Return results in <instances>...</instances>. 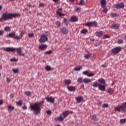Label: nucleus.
<instances>
[{
  "label": "nucleus",
  "instance_id": "obj_1",
  "mask_svg": "<svg viewBox=\"0 0 126 126\" xmlns=\"http://www.w3.org/2000/svg\"><path fill=\"white\" fill-rule=\"evenodd\" d=\"M30 109L33 112L34 115H39L41 113V102H36L33 104H30Z\"/></svg>",
  "mask_w": 126,
  "mask_h": 126
},
{
  "label": "nucleus",
  "instance_id": "obj_2",
  "mask_svg": "<svg viewBox=\"0 0 126 126\" xmlns=\"http://www.w3.org/2000/svg\"><path fill=\"white\" fill-rule=\"evenodd\" d=\"M4 51L6 52H14L17 50V52L19 56H25V54L23 53L21 48H14L13 47H6L4 49Z\"/></svg>",
  "mask_w": 126,
  "mask_h": 126
},
{
  "label": "nucleus",
  "instance_id": "obj_3",
  "mask_svg": "<svg viewBox=\"0 0 126 126\" xmlns=\"http://www.w3.org/2000/svg\"><path fill=\"white\" fill-rule=\"evenodd\" d=\"M19 16V14L17 13H4L2 16V18L0 19H4V20H8V19H12L13 17H18Z\"/></svg>",
  "mask_w": 126,
  "mask_h": 126
},
{
  "label": "nucleus",
  "instance_id": "obj_4",
  "mask_svg": "<svg viewBox=\"0 0 126 126\" xmlns=\"http://www.w3.org/2000/svg\"><path fill=\"white\" fill-rule=\"evenodd\" d=\"M114 111L116 112H119V113H121V112L126 113V102L122 103L120 106H117L116 107H114Z\"/></svg>",
  "mask_w": 126,
  "mask_h": 126
},
{
  "label": "nucleus",
  "instance_id": "obj_5",
  "mask_svg": "<svg viewBox=\"0 0 126 126\" xmlns=\"http://www.w3.org/2000/svg\"><path fill=\"white\" fill-rule=\"evenodd\" d=\"M47 41H48V36L45 34L41 35L39 39V42L40 43H45V42H47Z\"/></svg>",
  "mask_w": 126,
  "mask_h": 126
},
{
  "label": "nucleus",
  "instance_id": "obj_6",
  "mask_svg": "<svg viewBox=\"0 0 126 126\" xmlns=\"http://www.w3.org/2000/svg\"><path fill=\"white\" fill-rule=\"evenodd\" d=\"M121 51L122 47L119 46L112 49L111 52L114 55H117V54H119V53H120V52H121Z\"/></svg>",
  "mask_w": 126,
  "mask_h": 126
},
{
  "label": "nucleus",
  "instance_id": "obj_7",
  "mask_svg": "<svg viewBox=\"0 0 126 126\" xmlns=\"http://www.w3.org/2000/svg\"><path fill=\"white\" fill-rule=\"evenodd\" d=\"M96 25H97V22L95 21L88 22L85 24V26H87V27H92V26H96Z\"/></svg>",
  "mask_w": 126,
  "mask_h": 126
},
{
  "label": "nucleus",
  "instance_id": "obj_8",
  "mask_svg": "<svg viewBox=\"0 0 126 126\" xmlns=\"http://www.w3.org/2000/svg\"><path fill=\"white\" fill-rule=\"evenodd\" d=\"M113 7L117 8V9H120L121 8H124L125 7V4L124 3H119L113 5Z\"/></svg>",
  "mask_w": 126,
  "mask_h": 126
},
{
  "label": "nucleus",
  "instance_id": "obj_9",
  "mask_svg": "<svg viewBox=\"0 0 126 126\" xmlns=\"http://www.w3.org/2000/svg\"><path fill=\"white\" fill-rule=\"evenodd\" d=\"M62 10H63L62 8H60L57 10L56 11V14L58 15V18L61 17V18H63V16H64V14L62 13Z\"/></svg>",
  "mask_w": 126,
  "mask_h": 126
},
{
  "label": "nucleus",
  "instance_id": "obj_10",
  "mask_svg": "<svg viewBox=\"0 0 126 126\" xmlns=\"http://www.w3.org/2000/svg\"><path fill=\"white\" fill-rule=\"evenodd\" d=\"M98 88L99 90H100L101 91H105V90H106V86L99 84Z\"/></svg>",
  "mask_w": 126,
  "mask_h": 126
},
{
  "label": "nucleus",
  "instance_id": "obj_11",
  "mask_svg": "<svg viewBox=\"0 0 126 126\" xmlns=\"http://www.w3.org/2000/svg\"><path fill=\"white\" fill-rule=\"evenodd\" d=\"M46 101H47V102H49L50 103H55V98L52 96L46 97Z\"/></svg>",
  "mask_w": 126,
  "mask_h": 126
},
{
  "label": "nucleus",
  "instance_id": "obj_12",
  "mask_svg": "<svg viewBox=\"0 0 126 126\" xmlns=\"http://www.w3.org/2000/svg\"><path fill=\"white\" fill-rule=\"evenodd\" d=\"M110 28H111V29H115V30L117 29H119V28H120V24H114L110 26Z\"/></svg>",
  "mask_w": 126,
  "mask_h": 126
},
{
  "label": "nucleus",
  "instance_id": "obj_13",
  "mask_svg": "<svg viewBox=\"0 0 126 126\" xmlns=\"http://www.w3.org/2000/svg\"><path fill=\"white\" fill-rule=\"evenodd\" d=\"M61 32L64 34H66L68 33V30L65 28H63L60 29Z\"/></svg>",
  "mask_w": 126,
  "mask_h": 126
},
{
  "label": "nucleus",
  "instance_id": "obj_14",
  "mask_svg": "<svg viewBox=\"0 0 126 126\" xmlns=\"http://www.w3.org/2000/svg\"><path fill=\"white\" fill-rule=\"evenodd\" d=\"M48 48V45L46 44H41L40 45H39L38 49L40 50H46Z\"/></svg>",
  "mask_w": 126,
  "mask_h": 126
},
{
  "label": "nucleus",
  "instance_id": "obj_15",
  "mask_svg": "<svg viewBox=\"0 0 126 126\" xmlns=\"http://www.w3.org/2000/svg\"><path fill=\"white\" fill-rule=\"evenodd\" d=\"M100 4L101 7H106V6H107L106 0H100Z\"/></svg>",
  "mask_w": 126,
  "mask_h": 126
},
{
  "label": "nucleus",
  "instance_id": "obj_16",
  "mask_svg": "<svg viewBox=\"0 0 126 126\" xmlns=\"http://www.w3.org/2000/svg\"><path fill=\"white\" fill-rule=\"evenodd\" d=\"M75 99L76 100L77 103H80L82 101H83V97L82 96H79L75 97Z\"/></svg>",
  "mask_w": 126,
  "mask_h": 126
},
{
  "label": "nucleus",
  "instance_id": "obj_17",
  "mask_svg": "<svg viewBox=\"0 0 126 126\" xmlns=\"http://www.w3.org/2000/svg\"><path fill=\"white\" fill-rule=\"evenodd\" d=\"M14 109H15V108L13 106L8 105L7 106V111L8 112H9V113H10V112H12V111H13Z\"/></svg>",
  "mask_w": 126,
  "mask_h": 126
},
{
  "label": "nucleus",
  "instance_id": "obj_18",
  "mask_svg": "<svg viewBox=\"0 0 126 126\" xmlns=\"http://www.w3.org/2000/svg\"><path fill=\"white\" fill-rule=\"evenodd\" d=\"M78 19L77 18V17L75 16H73L71 17L70 20H69V21H70V22H76V21H78Z\"/></svg>",
  "mask_w": 126,
  "mask_h": 126
},
{
  "label": "nucleus",
  "instance_id": "obj_19",
  "mask_svg": "<svg viewBox=\"0 0 126 126\" xmlns=\"http://www.w3.org/2000/svg\"><path fill=\"white\" fill-rule=\"evenodd\" d=\"M83 82L84 83L87 84V83H90L91 82H92V80L89 78H86L83 79Z\"/></svg>",
  "mask_w": 126,
  "mask_h": 126
},
{
  "label": "nucleus",
  "instance_id": "obj_20",
  "mask_svg": "<svg viewBox=\"0 0 126 126\" xmlns=\"http://www.w3.org/2000/svg\"><path fill=\"white\" fill-rule=\"evenodd\" d=\"M67 88L69 91H70L71 92H74V91H75V87H74L68 86Z\"/></svg>",
  "mask_w": 126,
  "mask_h": 126
},
{
  "label": "nucleus",
  "instance_id": "obj_21",
  "mask_svg": "<svg viewBox=\"0 0 126 126\" xmlns=\"http://www.w3.org/2000/svg\"><path fill=\"white\" fill-rule=\"evenodd\" d=\"M68 114H69V112L68 111H65L63 112V117H64V119H65L68 116Z\"/></svg>",
  "mask_w": 126,
  "mask_h": 126
},
{
  "label": "nucleus",
  "instance_id": "obj_22",
  "mask_svg": "<svg viewBox=\"0 0 126 126\" xmlns=\"http://www.w3.org/2000/svg\"><path fill=\"white\" fill-rule=\"evenodd\" d=\"M15 37V33H9L7 36V38H13L14 39Z\"/></svg>",
  "mask_w": 126,
  "mask_h": 126
},
{
  "label": "nucleus",
  "instance_id": "obj_23",
  "mask_svg": "<svg viewBox=\"0 0 126 126\" xmlns=\"http://www.w3.org/2000/svg\"><path fill=\"white\" fill-rule=\"evenodd\" d=\"M92 86L94 87V88H96V87H98L99 86V84L97 82H94L92 83L91 84Z\"/></svg>",
  "mask_w": 126,
  "mask_h": 126
},
{
  "label": "nucleus",
  "instance_id": "obj_24",
  "mask_svg": "<svg viewBox=\"0 0 126 126\" xmlns=\"http://www.w3.org/2000/svg\"><path fill=\"white\" fill-rule=\"evenodd\" d=\"M98 81L99 82V83H101V84H105V83H106V81L105 80V79H103V78H100L98 80Z\"/></svg>",
  "mask_w": 126,
  "mask_h": 126
},
{
  "label": "nucleus",
  "instance_id": "obj_25",
  "mask_svg": "<svg viewBox=\"0 0 126 126\" xmlns=\"http://www.w3.org/2000/svg\"><path fill=\"white\" fill-rule=\"evenodd\" d=\"M69 20H67L66 18H64L63 20V23H64L66 26H67L68 25V22L70 21Z\"/></svg>",
  "mask_w": 126,
  "mask_h": 126
},
{
  "label": "nucleus",
  "instance_id": "obj_26",
  "mask_svg": "<svg viewBox=\"0 0 126 126\" xmlns=\"http://www.w3.org/2000/svg\"><path fill=\"white\" fill-rule=\"evenodd\" d=\"M103 31H100L96 32V34L97 36V37H101V36H103Z\"/></svg>",
  "mask_w": 126,
  "mask_h": 126
},
{
  "label": "nucleus",
  "instance_id": "obj_27",
  "mask_svg": "<svg viewBox=\"0 0 126 126\" xmlns=\"http://www.w3.org/2000/svg\"><path fill=\"white\" fill-rule=\"evenodd\" d=\"M80 69H82V66H78L74 68V70L76 71H79Z\"/></svg>",
  "mask_w": 126,
  "mask_h": 126
},
{
  "label": "nucleus",
  "instance_id": "obj_28",
  "mask_svg": "<svg viewBox=\"0 0 126 126\" xmlns=\"http://www.w3.org/2000/svg\"><path fill=\"white\" fill-rule=\"evenodd\" d=\"M22 33H21L20 36H15L14 38V39L16 40H20V39H22Z\"/></svg>",
  "mask_w": 126,
  "mask_h": 126
},
{
  "label": "nucleus",
  "instance_id": "obj_29",
  "mask_svg": "<svg viewBox=\"0 0 126 126\" xmlns=\"http://www.w3.org/2000/svg\"><path fill=\"white\" fill-rule=\"evenodd\" d=\"M63 120H64V118L63 116H63H62V115H60V116H59L57 118L58 121H61V122H63Z\"/></svg>",
  "mask_w": 126,
  "mask_h": 126
},
{
  "label": "nucleus",
  "instance_id": "obj_30",
  "mask_svg": "<svg viewBox=\"0 0 126 126\" xmlns=\"http://www.w3.org/2000/svg\"><path fill=\"white\" fill-rule=\"evenodd\" d=\"M25 95H26V96H31V95L32 94V93L31 92H25L24 93Z\"/></svg>",
  "mask_w": 126,
  "mask_h": 126
},
{
  "label": "nucleus",
  "instance_id": "obj_31",
  "mask_svg": "<svg viewBox=\"0 0 126 126\" xmlns=\"http://www.w3.org/2000/svg\"><path fill=\"white\" fill-rule=\"evenodd\" d=\"M103 9L102 10L103 12H104V13H107L108 12V8H107V6H105L104 7H102Z\"/></svg>",
  "mask_w": 126,
  "mask_h": 126
},
{
  "label": "nucleus",
  "instance_id": "obj_32",
  "mask_svg": "<svg viewBox=\"0 0 126 126\" xmlns=\"http://www.w3.org/2000/svg\"><path fill=\"white\" fill-rule=\"evenodd\" d=\"M46 70H47V71H50V70H51V69H52V67H51L49 65H46L45 67Z\"/></svg>",
  "mask_w": 126,
  "mask_h": 126
},
{
  "label": "nucleus",
  "instance_id": "obj_33",
  "mask_svg": "<svg viewBox=\"0 0 126 126\" xmlns=\"http://www.w3.org/2000/svg\"><path fill=\"white\" fill-rule=\"evenodd\" d=\"M88 32V30H87V29H83L81 31V33L82 34H86V33H87Z\"/></svg>",
  "mask_w": 126,
  "mask_h": 126
},
{
  "label": "nucleus",
  "instance_id": "obj_34",
  "mask_svg": "<svg viewBox=\"0 0 126 126\" xmlns=\"http://www.w3.org/2000/svg\"><path fill=\"white\" fill-rule=\"evenodd\" d=\"M77 82H78L79 83H82V82H83V79L82 78V77L78 78L77 80Z\"/></svg>",
  "mask_w": 126,
  "mask_h": 126
},
{
  "label": "nucleus",
  "instance_id": "obj_35",
  "mask_svg": "<svg viewBox=\"0 0 126 126\" xmlns=\"http://www.w3.org/2000/svg\"><path fill=\"white\" fill-rule=\"evenodd\" d=\"M55 24L56 25H57V27H61V22L57 21L55 22Z\"/></svg>",
  "mask_w": 126,
  "mask_h": 126
},
{
  "label": "nucleus",
  "instance_id": "obj_36",
  "mask_svg": "<svg viewBox=\"0 0 126 126\" xmlns=\"http://www.w3.org/2000/svg\"><path fill=\"white\" fill-rule=\"evenodd\" d=\"M17 105L18 106H22V100H19L16 102Z\"/></svg>",
  "mask_w": 126,
  "mask_h": 126
},
{
  "label": "nucleus",
  "instance_id": "obj_37",
  "mask_svg": "<svg viewBox=\"0 0 126 126\" xmlns=\"http://www.w3.org/2000/svg\"><path fill=\"white\" fill-rule=\"evenodd\" d=\"M12 71H13L14 73H18L19 72L18 68L12 69Z\"/></svg>",
  "mask_w": 126,
  "mask_h": 126
},
{
  "label": "nucleus",
  "instance_id": "obj_38",
  "mask_svg": "<svg viewBox=\"0 0 126 126\" xmlns=\"http://www.w3.org/2000/svg\"><path fill=\"white\" fill-rule=\"evenodd\" d=\"M91 118L92 120H93L94 121H98V119L96 118V115H93Z\"/></svg>",
  "mask_w": 126,
  "mask_h": 126
},
{
  "label": "nucleus",
  "instance_id": "obj_39",
  "mask_svg": "<svg viewBox=\"0 0 126 126\" xmlns=\"http://www.w3.org/2000/svg\"><path fill=\"white\" fill-rule=\"evenodd\" d=\"M126 119H121L120 121V124H126Z\"/></svg>",
  "mask_w": 126,
  "mask_h": 126
},
{
  "label": "nucleus",
  "instance_id": "obj_40",
  "mask_svg": "<svg viewBox=\"0 0 126 126\" xmlns=\"http://www.w3.org/2000/svg\"><path fill=\"white\" fill-rule=\"evenodd\" d=\"M111 16L113 18H114V17H117V13H111Z\"/></svg>",
  "mask_w": 126,
  "mask_h": 126
},
{
  "label": "nucleus",
  "instance_id": "obj_41",
  "mask_svg": "<svg viewBox=\"0 0 126 126\" xmlns=\"http://www.w3.org/2000/svg\"><path fill=\"white\" fill-rule=\"evenodd\" d=\"M64 82L66 84H70L71 83L70 80H65Z\"/></svg>",
  "mask_w": 126,
  "mask_h": 126
},
{
  "label": "nucleus",
  "instance_id": "obj_42",
  "mask_svg": "<svg viewBox=\"0 0 126 126\" xmlns=\"http://www.w3.org/2000/svg\"><path fill=\"white\" fill-rule=\"evenodd\" d=\"M118 44H123L124 43V41L123 39H118L117 41Z\"/></svg>",
  "mask_w": 126,
  "mask_h": 126
},
{
  "label": "nucleus",
  "instance_id": "obj_43",
  "mask_svg": "<svg viewBox=\"0 0 126 126\" xmlns=\"http://www.w3.org/2000/svg\"><path fill=\"white\" fill-rule=\"evenodd\" d=\"M91 55L88 54L84 56V58H85L87 60L90 58Z\"/></svg>",
  "mask_w": 126,
  "mask_h": 126
},
{
  "label": "nucleus",
  "instance_id": "obj_44",
  "mask_svg": "<svg viewBox=\"0 0 126 126\" xmlns=\"http://www.w3.org/2000/svg\"><path fill=\"white\" fill-rule=\"evenodd\" d=\"M109 107V104L108 103L104 104L102 105V108H108Z\"/></svg>",
  "mask_w": 126,
  "mask_h": 126
},
{
  "label": "nucleus",
  "instance_id": "obj_45",
  "mask_svg": "<svg viewBox=\"0 0 126 126\" xmlns=\"http://www.w3.org/2000/svg\"><path fill=\"white\" fill-rule=\"evenodd\" d=\"M52 50H49V51L45 52V54H46V55H51V54H52Z\"/></svg>",
  "mask_w": 126,
  "mask_h": 126
},
{
  "label": "nucleus",
  "instance_id": "obj_46",
  "mask_svg": "<svg viewBox=\"0 0 126 126\" xmlns=\"http://www.w3.org/2000/svg\"><path fill=\"white\" fill-rule=\"evenodd\" d=\"M5 31H10V27H5L4 29Z\"/></svg>",
  "mask_w": 126,
  "mask_h": 126
},
{
  "label": "nucleus",
  "instance_id": "obj_47",
  "mask_svg": "<svg viewBox=\"0 0 126 126\" xmlns=\"http://www.w3.org/2000/svg\"><path fill=\"white\" fill-rule=\"evenodd\" d=\"M113 89H109V90H108V93L110 94H113Z\"/></svg>",
  "mask_w": 126,
  "mask_h": 126
},
{
  "label": "nucleus",
  "instance_id": "obj_48",
  "mask_svg": "<svg viewBox=\"0 0 126 126\" xmlns=\"http://www.w3.org/2000/svg\"><path fill=\"white\" fill-rule=\"evenodd\" d=\"M18 60L15 59V58H13L10 59V62H17Z\"/></svg>",
  "mask_w": 126,
  "mask_h": 126
},
{
  "label": "nucleus",
  "instance_id": "obj_49",
  "mask_svg": "<svg viewBox=\"0 0 126 126\" xmlns=\"http://www.w3.org/2000/svg\"><path fill=\"white\" fill-rule=\"evenodd\" d=\"M39 6L40 7H44L45 6V4H44V3H40L39 4Z\"/></svg>",
  "mask_w": 126,
  "mask_h": 126
},
{
  "label": "nucleus",
  "instance_id": "obj_50",
  "mask_svg": "<svg viewBox=\"0 0 126 126\" xmlns=\"http://www.w3.org/2000/svg\"><path fill=\"white\" fill-rule=\"evenodd\" d=\"M46 113L47 114V115H51L52 114V111L47 110L46 111Z\"/></svg>",
  "mask_w": 126,
  "mask_h": 126
},
{
  "label": "nucleus",
  "instance_id": "obj_51",
  "mask_svg": "<svg viewBox=\"0 0 126 126\" xmlns=\"http://www.w3.org/2000/svg\"><path fill=\"white\" fill-rule=\"evenodd\" d=\"M84 2H85V0H81L80 1V4L82 5L83 3H84Z\"/></svg>",
  "mask_w": 126,
  "mask_h": 126
},
{
  "label": "nucleus",
  "instance_id": "obj_52",
  "mask_svg": "<svg viewBox=\"0 0 126 126\" xmlns=\"http://www.w3.org/2000/svg\"><path fill=\"white\" fill-rule=\"evenodd\" d=\"M89 73V71H84L83 72V74H84L85 75H87V74H88V73Z\"/></svg>",
  "mask_w": 126,
  "mask_h": 126
},
{
  "label": "nucleus",
  "instance_id": "obj_53",
  "mask_svg": "<svg viewBox=\"0 0 126 126\" xmlns=\"http://www.w3.org/2000/svg\"><path fill=\"white\" fill-rule=\"evenodd\" d=\"M28 36L30 38H32V37L34 36V34H33V33H30V34H28Z\"/></svg>",
  "mask_w": 126,
  "mask_h": 126
},
{
  "label": "nucleus",
  "instance_id": "obj_54",
  "mask_svg": "<svg viewBox=\"0 0 126 126\" xmlns=\"http://www.w3.org/2000/svg\"><path fill=\"white\" fill-rule=\"evenodd\" d=\"M87 76L89 77H91L92 76H94V74L92 73V74H88Z\"/></svg>",
  "mask_w": 126,
  "mask_h": 126
},
{
  "label": "nucleus",
  "instance_id": "obj_55",
  "mask_svg": "<svg viewBox=\"0 0 126 126\" xmlns=\"http://www.w3.org/2000/svg\"><path fill=\"white\" fill-rule=\"evenodd\" d=\"M80 9H81L80 8H79V7H77V8H76L75 9V11H78V12H79V11H80Z\"/></svg>",
  "mask_w": 126,
  "mask_h": 126
},
{
  "label": "nucleus",
  "instance_id": "obj_56",
  "mask_svg": "<svg viewBox=\"0 0 126 126\" xmlns=\"http://www.w3.org/2000/svg\"><path fill=\"white\" fill-rule=\"evenodd\" d=\"M22 109H23V110H27V107L26 106H24L22 107Z\"/></svg>",
  "mask_w": 126,
  "mask_h": 126
},
{
  "label": "nucleus",
  "instance_id": "obj_57",
  "mask_svg": "<svg viewBox=\"0 0 126 126\" xmlns=\"http://www.w3.org/2000/svg\"><path fill=\"white\" fill-rule=\"evenodd\" d=\"M104 38H110V36L108 35H104Z\"/></svg>",
  "mask_w": 126,
  "mask_h": 126
},
{
  "label": "nucleus",
  "instance_id": "obj_58",
  "mask_svg": "<svg viewBox=\"0 0 126 126\" xmlns=\"http://www.w3.org/2000/svg\"><path fill=\"white\" fill-rule=\"evenodd\" d=\"M10 98H13V97H14V95H13V94H10Z\"/></svg>",
  "mask_w": 126,
  "mask_h": 126
},
{
  "label": "nucleus",
  "instance_id": "obj_59",
  "mask_svg": "<svg viewBox=\"0 0 126 126\" xmlns=\"http://www.w3.org/2000/svg\"><path fill=\"white\" fill-rule=\"evenodd\" d=\"M101 104H102V102H101V101L97 103V105H98V106H100V105H101Z\"/></svg>",
  "mask_w": 126,
  "mask_h": 126
},
{
  "label": "nucleus",
  "instance_id": "obj_60",
  "mask_svg": "<svg viewBox=\"0 0 126 126\" xmlns=\"http://www.w3.org/2000/svg\"><path fill=\"white\" fill-rule=\"evenodd\" d=\"M7 82H10V79L7 78Z\"/></svg>",
  "mask_w": 126,
  "mask_h": 126
},
{
  "label": "nucleus",
  "instance_id": "obj_61",
  "mask_svg": "<svg viewBox=\"0 0 126 126\" xmlns=\"http://www.w3.org/2000/svg\"><path fill=\"white\" fill-rule=\"evenodd\" d=\"M53 1H54V2H58V1H59V0H52Z\"/></svg>",
  "mask_w": 126,
  "mask_h": 126
},
{
  "label": "nucleus",
  "instance_id": "obj_62",
  "mask_svg": "<svg viewBox=\"0 0 126 126\" xmlns=\"http://www.w3.org/2000/svg\"><path fill=\"white\" fill-rule=\"evenodd\" d=\"M3 104V100H0V105H2Z\"/></svg>",
  "mask_w": 126,
  "mask_h": 126
},
{
  "label": "nucleus",
  "instance_id": "obj_63",
  "mask_svg": "<svg viewBox=\"0 0 126 126\" xmlns=\"http://www.w3.org/2000/svg\"><path fill=\"white\" fill-rule=\"evenodd\" d=\"M101 66H102V67H106V65H105V64H102V65H101Z\"/></svg>",
  "mask_w": 126,
  "mask_h": 126
},
{
  "label": "nucleus",
  "instance_id": "obj_64",
  "mask_svg": "<svg viewBox=\"0 0 126 126\" xmlns=\"http://www.w3.org/2000/svg\"><path fill=\"white\" fill-rule=\"evenodd\" d=\"M69 1H71V2H73L74 0H69Z\"/></svg>",
  "mask_w": 126,
  "mask_h": 126
}]
</instances>
